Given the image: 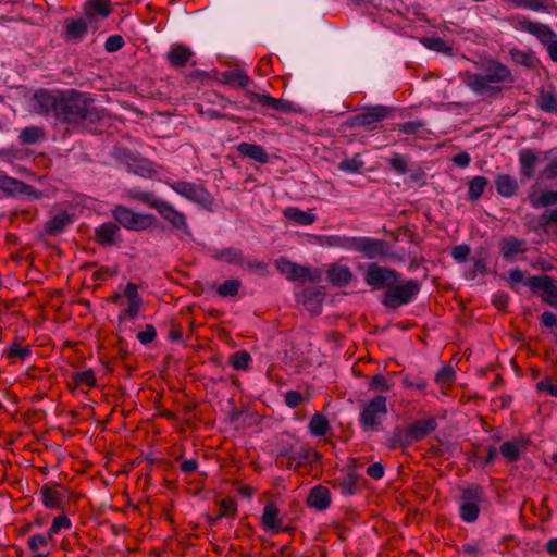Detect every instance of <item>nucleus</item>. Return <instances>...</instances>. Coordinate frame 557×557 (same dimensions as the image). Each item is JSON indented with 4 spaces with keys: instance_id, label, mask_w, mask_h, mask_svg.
<instances>
[{
    "instance_id": "nucleus-1",
    "label": "nucleus",
    "mask_w": 557,
    "mask_h": 557,
    "mask_svg": "<svg viewBox=\"0 0 557 557\" xmlns=\"http://www.w3.org/2000/svg\"><path fill=\"white\" fill-rule=\"evenodd\" d=\"M106 113L94 104L86 94L69 90L60 94L57 120L67 123H96L102 121Z\"/></svg>"
},
{
    "instance_id": "nucleus-2",
    "label": "nucleus",
    "mask_w": 557,
    "mask_h": 557,
    "mask_svg": "<svg viewBox=\"0 0 557 557\" xmlns=\"http://www.w3.org/2000/svg\"><path fill=\"white\" fill-rule=\"evenodd\" d=\"M465 84L476 94L497 92L496 84L513 82L510 71L499 62H487L483 74L467 72L463 78Z\"/></svg>"
},
{
    "instance_id": "nucleus-3",
    "label": "nucleus",
    "mask_w": 557,
    "mask_h": 557,
    "mask_svg": "<svg viewBox=\"0 0 557 557\" xmlns=\"http://www.w3.org/2000/svg\"><path fill=\"white\" fill-rule=\"evenodd\" d=\"M387 414L386 398L376 396L363 405L359 416V422L364 432L376 431Z\"/></svg>"
},
{
    "instance_id": "nucleus-4",
    "label": "nucleus",
    "mask_w": 557,
    "mask_h": 557,
    "mask_svg": "<svg viewBox=\"0 0 557 557\" xmlns=\"http://www.w3.org/2000/svg\"><path fill=\"white\" fill-rule=\"evenodd\" d=\"M363 278L372 289L386 288L387 290L398 282L399 274L393 269L373 262L368 264Z\"/></svg>"
},
{
    "instance_id": "nucleus-5",
    "label": "nucleus",
    "mask_w": 557,
    "mask_h": 557,
    "mask_svg": "<svg viewBox=\"0 0 557 557\" xmlns=\"http://www.w3.org/2000/svg\"><path fill=\"white\" fill-rule=\"evenodd\" d=\"M418 282L409 280L404 284L392 285L384 295L383 304L389 308H396L409 302L418 294Z\"/></svg>"
},
{
    "instance_id": "nucleus-6",
    "label": "nucleus",
    "mask_w": 557,
    "mask_h": 557,
    "mask_svg": "<svg viewBox=\"0 0 557 557\" xmlns=\"http://www.w3.org/2000/svg\"><path fill=\"white\" fill-rule=\"evenodd\" d=\"M460 517L466 522H473L478 519L480 504L484 502L483 491L479 486L465 488L460 497Z\"/></svg>"
},
{
    "instance_id": "nucleus-7",
    "label": "nucleus",
    "mask_w": 557,
    "mask_h": 557,
    "mask_svg": "<svg viewBox=\"0 0 557 557\" xmlns=\"http://www.w3.org/2000/svg\"><path fill=\"white\" fill-rule=\"evenodd\" d=\"M350 250L360 252L364 258H386L389 253V246L385 240L370 237H352Z\"/></svg>"
},
{
    "instance_id": "nucleus-8",
    "label": "nucleus",
    "mask_w": 557,
    "mask_h": 557,
    "mask_svg": "<svg viewBox=\"0 0 557 557\" xmlns=\"http://www.w3.org/2000/svg\"><path fill=\"white\" fill-rule=\"evenodd\" d=\"M113 216L123 227L133 231L146 230L153 223L151 214H140L122 206L114 209Z\"/></svg>"
},
{
    "instance_id": "nucleus-9",
    "label": "nucleus",
    "mask_w": 557,
    "mask_h": 557,
    "mask_svg": "<svg viewBox=\"0 0 557 557\" xmlns=\"http://www.w3.org/2000/svg\"><path fill=\"white\" fill-rule=\"evenodd\" d=\"M168 185L180 196L188 199L191 202L199 205H208L211 202L210 194L199 184L175 181L168 182Z\"/></svg>"
},
{
    "instance_id": "nucleus-10",
    "label": "nucleus",
    "mask_w": 557,
    "mask_h": 557,
    "mask_svg": "<svg viewBox=\"0 0 557 557\" xmlns=\"http://www.w3.org/2000/svg\"><path fill=\"white\" fill-rule=\"evenodd\" d=\"M392 110L385 106H374L366 109L363 112L354 115L349 124L350 126H366L375 128L376 124L388 117Z\"/></svg>"
},
{
    "instance_id": "nucleus-11",
    "label": "nucleus",
    "mask_w": 557,
    "mask_h": 557,
    "mask_svg": "<svg viewBox=\"0 0 557 557\" xmlns=\"http://www.w3.org/2000/svg\"><path fill=\"white\" fill-rule=\"evenodd\" d=\"M275 267L289 281H313L315 278L310 268L297 264L285 258L277 259Z\"/></svg>"
},
{
    "instance_id": "nucleus-12",
    "label": "nucleus",
    "mask_w": 557,
    "mask_h": 557,
    "mask_svg": "<svg viewBox=\"0 0 557 557\" xmlns=\"http://www.w3.org/2000/svg\"><path fill=\"white\" fill-rule=\"evenodd\" d=\"M60 94L47 91L37 92L32 100V110L40 115H50L53 113L57 119V109L59 107Z\"/></svg>"
},
{
    "instance_id": "nucleus-13",
    "label": "nucleus",
    "mask_w": 557,
    "mask_h": 557,
    "mask_svg": "<svg viewBox=\"0 0 557 557\" xmlns=\"http://www.w3.org/2000/svg\"><path fill=\"white\" fill-rule=\"evenodd\" d=\"M156 210L173 227L183 230L185 233L189 234L185 215L182 212L177 211L171 203L161 200L160 203L157 206Z\"/></svg>"
},
{
    "instance_id": "nucleus-14",
    "label": "nucleus",
    "mask_w": 557,
    "mask_h": 557,
    "mask_svg": "<svg viewBox=\"0 0 557 557\" xmlns=\"http://www.w3.org/2000/svg\"><path fill=\"white\" fill-rule=\"evenodd\" d=\"M510 25L516 30L529 33V34L535 36L537 39H540V37L545 38V35L547 36V32H546V29L548 27L547 25L537 23V22H533L523 15L511 16Z\"/></svg>"
},
{
    "instance_id": "nucleus-15",
    "label": "nucleus",
    "mask_w": 557,
    "mask_h": 557,
    "mask_svg": "<svg viewBox=\"0 0 557 557\" xmlns=\"http://www.w3.org/2000/svg\"><path fill=\"white\" fill-rule=\"evenodd\" d=\"M528 285L543 290V300L549 305L557 306V286L548 276H532Z\"/></svg>"
},
{
    "instance_id": "nucleus-16",
    "label": "nucleus",
    "mask_w": 557,
    "mask_h": 557,
    "mask_svg": "<svg viewBox=\"0 0 557 557\" xmlns=\"http://www.w3.org/2000/svg\"><path fill=\"white\" fill-rule=\"evenodd\" d=\"M248 98L251 102L258 103L263 108L271 109L277 112H289L292 110V103L283 100V99H276L272 98L269 95L265 94H256L252 91L247 92Z\"/></svg>"
},
{
    "instance_id": "nucleus-17",
    "label": "nucleus",
    "mask_w": 557,
    "mask_h": 557,
    "mask_svg": "<svg viewBox=\"0 0 557 557\" xmlns=\"http://www.w3.org/2000/svg\"><path fill=\"white\" fill-rule=\"evenodd\" d=\"M436 420L434 418L421 419L408 425L407 432L411 443L418 442L426 437L436 429Z\"/></svg>"
},
{
    "instance_id": "nucleus-18",
    "label": "nucleus",
    "mask_w": 557,
    "mask_h": 557,
    "mask_svg": "<svg viewBox=\"0 0 557 557\" xmlns=\"http://www.w3.org/2000/svg\"><path fill=\"white\" fill-rule=\"evenodd\" d=\"M0 188L12 196H36L32 186L8 175H0Z\"/></svg>"
},
{
    "instance_id": "nucleus-19",
    "label": "nucleus",
    "mask_w": 557,
    "mask_h": 557,
    "mask_svg": "<svg viewBox=\"0 0 557 557\" xmlns=\"http://www.w3.org/2000/svg\"><path fill=\"white\" fill-rule=\"evenodd\" d=\"M516 9H527L534 12H547L553 8L552 0H502Z\"/></svg>"
},
{
    "instance_id": "nucleus-20",
    "label": "nucleus",
    "mask_w": 557,
    "mask_h": 557,
    "mask_svg": "<svg viewBox=\"0 0 557 557\" xmlns=\"http://www.w3.org/2000/svg\"><path fill=\"white\" fill-rule=\"evenodd\" d=\"M237 151L243 157L249 158L259 163H267L269 161V154L264 150V148L260 145L249 144V143H240L237 146Z\"/></svg>"
},
{
    "instance_id": "nucleus-21",
    "label": "nucleus",
    "mask_w": 557,
    "mask_h": 557,
    "mask_svg": "<svg viewBox=\"0 0 557 557\" xmlns=\"http://www.w3.org/2000/svg\"><path fill=\"white\" fill-rule=\"evenodd\" d=\"M307 503L312 508L324 510L331 503L330 491L323 486H315L311 490Z\"/></svg>"
},
{
    "instance_id": "nucleus-22",
    "label": "nucleus",
    "mask_w": 557,
    "mask_h": 557,
    "mask_svg": "<svg viewBox=\"0 0 557 557\" xmlns=\"http://www.w3.org/2000/svg\"><path fill=\"white\" fill-rule=\"evenodd\" d=\"M124 295L128 299V305L126 308V315L129 318H135L138 314L139 309L143 304V300L138 294L137 285L134 283H128L125 286Z\"/></svg>"
},
{
    "instance_id": "nucleus-23",
    "label": "nucleus",
    "mask_w": 557,
    "mask_h": 557,
    "mask_svg": "<svg viewBox=\"0 0 557 557\" xmlns=\"http://www.w3.org/2000/svg\"><path fill=\"white\" fill-rule=\"evenodd\" d=\"M524 240L512 236L504 238L499 243L500 253L505 259H511L524 251Z\"/></svg>"
},
{
    "instance_id": "nucleus-24",
    "label": "nucleus",
    "mask_w": 557,
    "mask_h": 557,
    "mask_svg": "<svg viewBox=\"0 0 557 557\" xmlns=\"http://www.w3.org/2000/svg\"><path fill=\"white\" fill-rule=\"evenodd\" d=\"M85 16L91 21L96 15L107 17L110 14L109 0H88L84 5Z\"/></svg>"
},
{
    "instance_id": "nucleus-25",
    "label": "nucleus",
    "mask_w": 557,
    "mask_h": 557,
    "mask_svg": "<svg viewBox=\"0 0 557 557\" xmlns=\"http://www.w3.org/2000/svg\"><path fill=\"white\" fill-rule=\"evenodd\" d=\"M166 57L173 66H184L193 57V52L185 46L174 45L168 51Z\"/></svg>"
},
{
    "instance_id": "nucleus-26",
    "label": "nucleus",
    "mask_w": 557,
    "mask_h": 557,
    "mask_svg": "<svg viewBox=\"0 0 557 557\" xmlns=\"http://www.w3.org/2000/svg\"><path fill=\"white\" fill-rule=\"evenodd\" d=\"M541 159V152H534L531 149H523L519 153L522 173L531 177L534 174L535 164Z\"/></svg>"
},
{
    "instance_id": "nucleus-27",
    "label": "nucleus",
    "mask_w": 557,
    "mask_h": 557,
    "mask_svg": "<svg viewBox=\"0 0 557 557\" xmlns=\"http://www.w3.org/2000/svg\"><path fill=\"white\" fill-rule=\"evenodd\" d=\"M221 81L224 84L246 88L250 84V77L243 70L226 71L221 74Z\"/></svg>"
},
{
    "instance_id": "nucleus-28",
    "label": "nucleus",
    "mask_w": 557,
    "mask_h": 557,
    "mask_svg": "<svg viewBox=\"0 0 557 557\" xmlns=\"http://www.w3.org/2000/svg\"><path fill=\"white\" fill-rule=\"evenodd\" d=\"M119 226L114 223H104L96 228V239L101 245H113L116 242Z\"/></svg>"
},
{
    "instance_id": "nucleus-29",
    "label": "nucleus",
    "mask_w": 557,
    "mask_h": 557,
    "mask_svg": "<svg viewBox=\"0 0 557 557\" xmlns=\"http://www.w3.org/2000/svg\"><path fill=\"white\" fill-rule=\"evenodd\" d=\"M284 215L299 225H311L317 220L315 214H313L312 212L302 211L294 207L285 209Z\"/></svg>"
},
{
    "instance_id": "nucleus-30",
    "label": "nucleus",
    "mask_w": 557,
    "mask_h": 557,
    "mask_svg": "<svg viewBox=\"0 0 557 557\" xmlns=\"http://www.w3.org/2000/svg\"><path fill=\"white\" fill-rule=\"evenodd\" d=\"M87 30L88 25L85 20L78 18L70 21L66 25L65 38L72 41L81 40Z\"/></svg>"
},
{
    "instance_id": "nucleus-31",
    "label": "nucleus",
    "mask_w": 557,
    "mask_h": 557,
    "mask_svg": "<svg viewBox=\"0 0 557 557\" xmlns=\"http://www.w3.org/2000/svg\"><path fill=\"white\" fill-rule=\"evenodd\" d=\"M495 187L499 195L510 197L516 193L518 184L511 176L503 174L495 178Z\"/></svg>"
},
{
    "instance_id": "nucleus-32",
    "label": "nucleus",
    "mask_w": 557,
    "mask_h": 557,
    "mask_svg": "<svg viewBox=\"0 0 557 557\" xmlns=\"http://www.w3.org/2000/svg\"><path fill=\"white\" fill-rule=\"evenodd\" d=\"M278 509L273 504H268L263 508L262 523L265 529L277 531L281 528V520L278 519Z\"/></svg>"
},
{
    "instance_id": "nucleus-33",
    "label": "nucleus",
    "mask_w": 557,
    "mask_h": 557,
    "mask_svg": "<svg viewBox=\"0 0 557 557\" xmlns=\"http://www.w3.org/2000/svg\"><path fill=\"white\" fill-rule=\"evenodd\" d=\"M530 202L534 208H543L557 203V191L549 190L543 193H532L529 196Z\"/></svg>"
},
{
    "instance_id": "nucleus-34",
    "label": "nucleus",
    "mask_w": 557,
    "mask_h": 557,
    "mask_svg": "<svg viewBox=\"0 0 557 557\" xmlns=\"http://www.w3.org/2000/svg\"><path fill=\"white\" fill-rule=\"evenodd\" d=\"M302 304L311 314H318L322 309V295L315 290H306L302 295Z\"/></svg>"
},
{
    "instance_id": "nucleus-35",
    "label": "nucleus",
    "mask_w": 557,
    "mask_h": 557,
    "mask_svg": "<svg viewBox=\"0 0 557 557\" xmlns=\"http://www.w3.org/2000/svg\"><path fill=\"white\" fill-rule=\"evenodd\" d=\"M410 437L408 435L407 429H395L389 437L386 440V446L389 449H395L398 447H407L411 445Z\"/></svg>"
},
{
    "instance_id": "nucleus-36",
    "label": "nucleus",
    "mask_w": 557,
    "mask_h": 557,
    "mask_svg": "<svg viewBox=\"0 0 557 557\" xmlns=\"http://www.w3.org/2000/svg\"><path fill=\"white\" fill-rule=\"evenodd\" d=\"M45 138V132L39 126H28L20 132L18 139L23 145H30Z\"/></svg>"
},
{
    "instance_id": "nucleus-37",
    "label": "nucleus",
    "mask_w": 557,
    "mask_h": 557,
    "mask_svg": "<svg viewBox=\"0 0 557 557\" xmlns=\"http://www.w3.org/2000/svg\"><path fill=\"white\" fill-rule=\"evenodd\" d=\"M351 238L352 237L338 235L319 236L318 243L323 247H337L350 250Z\"/></svg>"
},
{
    "instance_id": "nucleus-38",
    "label": "nucleus",
    "mask_w": 557,
    "mask_h": 557,
    "mask_svg": "<svg viewBox=\"0 0 557 557\" xmlns=\"http://www.w3.org/2000/svg\"><path fill=\"white\" fill-rule=\"evenodd\" d=\"M71 218L66 213H60L54 215L51 220L46 223V232L49 235H57L70 224Z\"/></svg>"
},
{
    "instance_id": "nucleus-39",
    "label": "nucleus",
    "mask_w": 557,
    "mask_h": 557,
    "mask_svg": "<svg viewBox=\"0 0 557 557\" xmlns=\"http://www.w3.org/2000/svg\"><path fill=\"white\" fill-rule=\"evenodd\" d=\"M351 272L347 267L335 265L329 270V278L336 285H345L351 280Z\"/></svg>"
},
{
    "instance_id": "nucleus-40",
    "label": "nucleus",
    "mask_w": 557,
    "mask_h": 557,
    "mask_svg": "<svg viewBox=\"0 0 557 557\" xmlns=\"http://www.w3.org/2000/svg\"><path fill=\"white\" fill-rule=\"evenodd\" d=\"M487 185V180L484 176H475L469 183L468 196L470 200H476L483 194Z\"/></svg>"
},
{
    "instance_id": "nucleus-41",
    "label": "nucleus",
    "mask_w": 557,
    "mask_h": 557,
    "mask_svg": "<svg viewBox=\"0 0 557 557\" xmlns=\"http://www.w3.org/2000/svg\"><path fill=\"white\" fill-rule=\"evenodd\" d=\"M363 166V161L360 157V154H355L352 158L344 159L338 163V169L346 173H357L359 172Z\"/></svg>"
},
{
    "instance_id": "nucleus-42",
    "label": "nucleus",
    "mask_w": 557,
    "mask_h": 557,
    "mask_svg": "<svg viewBox=\"0 0 557 557\" xmlns=\"http://www.w3.org/2000/svg\"><path fill=\"white\" fill-rule=\"evenodd\" d=\"M359 476L355 471H349L339 483L342 494L351 495L356 492V485Z\"/></svg>"
},
{
    "instance_id": "nucleus-43",
    "label": "nucleus",
    "mask_w": 557,
    "mask_h": 557,
    "mask_svg": "<svg viewBox=\"0 0 557 557\" xmlns=\"http://www.w3.org/2000/svg\"><path fill=\"white\" fill-rule=\"evenodd\" d=\"M547 36L540 37V41L547 47L548 54L550 59L555 62H557V38L556 34L549 28V26L546 29Z\"/></svg>"
},
{
    "instance_id": "nucleus-44",
    "label": "nucleus",
    "mask_w": 557,
    "mask_h": 557,
    "mask_svg": "<svg viewBox=\"0 0 557 557\" xmlns=\"http://www.w3.org/2000/svg\"><path fill=\"white\" fill-rule=\"evenodd\" d=\"M309 429L313 435H324L329 429V421L322 414H315L309 423Z\"/></svg>"
},
{
    "instance_id": "nucleus-45",
    "label": "nucleus",
    "mask_w": 557,
    "mask_h": 557,
    "mask_svg": "<svg viewBox=\"0 0 557 557\" xmlns=\"http://www.w3.org/2000/svg\"><path fill=\"white\" fill-rule=\"evenodd\" d=\"M216 258L234 264H240L244 262L243 252L236 248L223 249L216 255Z\"/></svg>"
},
{
    "instance_id": "nucleus-46",
    "label": "nucleus",
    "mask_w": 557,
    "mask_h": 557,
    "mask_svg": "<svg viewBox=\"0 0 557 557\" xmlns=\"http://www.w3.org/2000/svg\"><path fill=\"white\" fill-rule=\"evenodd\" d=\"M502 455L509 461H515L520 456V444L517 441L505 442L500 446Z\"/></svg>"
},
{
    "instance_id": "nucleus-47",
    "label": "nucleus",
    "mask_w": 557,
    "mask_h": 557,
    "mask_svg": "<svg viewBox=\"0 0 557 557\" xmlns=\"http://www.w3.org/2000/svg\"><path fill=\"white\" fill-rule=\"evenodd\" d=\"M537 103L545 112H557V97L552 92H542Z\"/></svg>"
},
{
    "instance_id": "nucleus-48",
    "label": "nucleus",
    "mask_w": 557,
    "mask_h": 557,
    "mask_svg": "<svg viewBox=\"0 0 557 557\" xmlns=\"http://www.w3.org/2000/svg\"><path fill=\"white\" fill-rule=\"evenodd\" d=\"M131 197L139 200L144 203H147L149 207L157 209V206L160 203L161 199H158L153 194L141 191L138 189H133L129 191Z\"/></svg>"
},
{
    "instance_id": "nucleus-49",
    "label": "nucleus",
    "mask_w": 557,
    "mask_h": 557,
    "mask_svg": "<svg viewBox=\"0 0 557 557\" xmlns=\"http://www.w3.org/2000/svg\"><path fill=\"white\" fill-rule=\"evenodd\" d=\"M129 166L132 172L143 177H150L154 173L151 163L147 160H134Z\"/></svg>"
},
{
    "instance_id": "nucleus-50",
    "label": "nucleus",
    "mask_w": 557,
    "mask_h": 557,
    "mask_svg": "<svg viewBox=\"0 0 557 557\" xmlns=\"http://www.w3.org/2000/svg\"><path fill=\"white\" fill-rule=\"evenodd\" d=\"M250 360L251 357L249 352L244 350L235 352L230 357V362L236 370H246L248 368Z\"/></svg>"
},
{
    "instance_id": "nucleus-51",
    "label": "nucleus",
    "mask_w": 557,
    "mask_h": 557,
    "mask_svg": "<svg viewBox=\"0 0 557 557\" xmlns=\"http://www.w3.org/2000/svg\"><path fill=\"white\" fill-rule=\"evenodd\" d=\"M239 287L240 282L238 280H227L219 286L218 293L222 297H232L237 294Z\"/></svg>"
},
{
    "instance_id": "nucleus-52",
    "label": "nucleus",
    "mask_w": 557,
    "mask_h": 557,
    "mask_svg": "<svg viewBox=\"0 0 557 557\" xmlns=\"http://www.w3.org/2000/svg\"><path fill=\"white\" fill-rule=\"evenodd\" d=\"M455 379V371L451 367H443L436 374L435 381L441 386L449 385Z\"/></svg>"
},
{
    "instance_id": "nucleus-53",
    "label": "nucleus",
    "mask_w": 557,
    "mask_h": 557,
    "mask_svg": "<svg viewBox=\"0 0 557 557\" xmlns=\"http://www.w3.org/2000/svg\"><path fill=\"white\" fill-rule=\"evenodd\" d=\"M387 161L388 164L399 174H405L408 170V160L399 153H393Z\"/></svg>"
},
{
    "instance_id": "nucleus-54",
    "label": "nucleus",
    "mask_w": 557,
    "mask_h": 557,
    "mask_svg": "<svg viewBox=\"0 0 557 557\" xmlns=\"http://www.w3.org/2000/svg\"><path fill=\"white\" fill-rule=\"evenodd\" d=\"M42 495V503L45 506L52 508L55 507L58 504V499L60 497V494L58 491L50 488V487H44L41 490Z\"/></svg>"
},
{
    "instance_id": "nucleus-55",
    "label": "nucleus",
    "mask_w": 557,
    "mask_h": 557,
    "mask_svg": "<svg viewBox=\"0 0 557 557\" xmlns=\"http://www.w3.org/2000/svg\"><path fill=\"white\" fill-rule=\"evenodd\" d=\"M461 552L465 557H479L483 554V548L481 543H467L462 545Z\"/></svg>"
},
{
    "instance_id": "nucleus-56",
    "label": "nucleus",
    "mask_w": 557,
    "mask_h": 557,
    "mask_svg": "<svg viewBox=\"0 0 557 557\" xmlns=\"http://www.w3.org/2000/svg\"><path fill=\"white\" fill-rule=\"evenodd\" d=\"M30 354V348L28 346L22 347L17 344H12L10 348L8 349V356L10 358H20L21 360H24L26 357H28Z\"/></svg>"
},
{
    "instance_id": "nucleus-57",
    "label": "nucleus",
    "mask_w": 557,
    "mask_h": 557,
    "mask_svg": "<svg viewBox=\"0 0 557 557\" xmlns=\"http://www.w3.org/2000/svg\"><path fill=\"white\" fill-rule=\"evenodd\" d=\"M71 522L67 517L61 516L54 518L52 525L50 527L48 531V536L52 537L54 534H57L61 529L63 528H70Z\"/></svg>"
},
{
    "instance_id": "nucleus-58",
    "label": "nucleus",
    "mask_w": 557,
    "mask_h": 557,
    "mask_svg": "<svg viewBox=\"0 0 557 557\" xmlns=\"http://www.w3.org/2000/svg\"><path fill=\"white\" fill-rule=\"evenodd\" d=\"M369 386L370 388L379 392H387L391 388V385L388 384L386 379L381 374L374 375L371 379Z\"/></svg>"
},
{
    "instance_id": "nucleus-59",
    "label": "nucleus",
    "mask_w": 557,
    "mask_h": 557,
    "mask_svg": "<svg viewBox=\"0 0 557 557\" xmlns=\"http://www.w3.org/2000/svg\"><path fill=\"white\" fill-rule=\"evenodd\" d=\"M156 334V329L152 325L147 324L145 330L137 334V338L141 344H149L154 339Z\"/></svg>"
},
{
    "instance_id": "nucleus-60",
    "label": "nucleus",
    "mask_w": 557,
    "mask_h": 557,
    "mask_svg": "<svg viewBox=\"0 0 557 557\" xmlns=\"http://www.w3.org/2000/svg\"><path fill=\"white\" fill-rule=\"evenodd\" d=\"M51 539L52 537H49L48 534L47 535L36 534V535H33L32 537H29L28 546L32 550L35 552V550L39 549V547L47 545L48 541Z\"/></svg>"
},
{
    "instance_id": "nucleus-61",
    "label": "nucleus",
    "mask_w": 557,
    "mask_h": 557,
    "mask_svg": "<svg viewBox=\"0 0 557 557\" xmlns=\"http://www.w3.org/2000/svg\"><path fill=\"white\" fill-rule=\"evenodd\" d=\"M123 45H124L123 38L119 35H113L107 39L104 47H106L107 51L114 52V51L120 50L123 47Z\"/></svg>"
},
{
    "instance_id": "nucleus-62",
    "label": "nucleus",
    "mask_w": 557,
    "mask_h": 557,
    "mask_svg": "<svg viewBox=\"0 0 557 557\" xmlns=\"http://www.w3.org/2000/svg\"><path fill=\"white\" fill-rule=\"evenodd\" d=\"M424 124L420 121H410L399 125V131L404 134H414L418 133Z\"/></svg>"
},
{
    "instance_id": "nucleus-63",
    "label": "nucleus",
    "mask_w": 557,
    "mask_h": 557,
    "mask_svg": "<svg viewBox=\"0 0 557 557\" xmlns=\"http://www.w3.org/2000/svg\"><path fill=\"white\" fill-rule=\"evenodd\" d=\"M470 253V248L467 245H458L453 248L451 256L455 260L462 262L466 261Z\"/></svg>"
},
{
    "instance_id": "nucleus-64",
    "label": "nucleus",
    "mask_w": 557,
    "mask_h": 557,
    "mask_svg": "<svg viewBox=\"0 0 557 557\" xmlns=\"http://www.w3.org/2000/svg\"><path fill=\"white\" fill-rule=\"evenodd\" d=\"M74 379L78 384H85L88 386L94 385L96 382L92 371L78 372L74 375Z\"/></svg>"
}]
</instances>
